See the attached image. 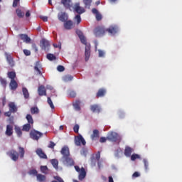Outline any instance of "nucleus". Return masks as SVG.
<instances>
[{
    "instance_id": "f257e3e1",
    "label": "nucleus",
    "mask_w": 182,
    "mask_h": 182,
    "mask_svg": "<svg viewBox=\"0 0 182 182\" xmlns=\"http://www.w3.org/2000/svg\"><path fill=\"white\" fill-rule=\"evenodd\" d=\"M62 154L61 161L67 167H72L75 166V161L70 157V152L69 151V147L63 146L60 151Z\"/></svg>"
},
{
    "instance_id": "f03ea898",
    "label": "nucleus",
    "mask_w": 182,
    "mask_h": 182,
    "mask_svg": "<svg viewBox=\"0 0 182 182\" xmlns=\"http://www.w3.org/2000/svg\"><path fill=\"white\" fill-rule=\"evenodd\" d=\"M7 155L10 156L13 161H18L19 156L20 159L25 157V149L22 146H18V153L14 149H11L7 153Z\"/></svg>"
},
{
    "instance_id": "7ed1b4c3",
    "label": "nucleus",
    "mask_w": 182,
    "mask_h": 182,
    "mask_svg": "<svg viewBox=\"0 0 182 182\" xmlns=\"http://www.w3.org/2000/svg\"><path fill=\"white\" fill-rule=\"evenodd\" d=\"M107 140L109 141H122V136L119 135V134L114 132H110L107 134Z\"/></svg>"
},
{
    "instance_id": "20e7f679",
    "label": "nucleus",
    "mask_w": 182,
    "mask_h": 182,
    "mask_svg": "<svg viewBox=\"0 0 182 182\" xmlns=\"http://www.w3.org/2000/svg\"><path fill=\"white\" fill-rule=\"evenodd\" d=\"M106 32H107V29H106L103 26H97L94 29V35L96 36V38L103 36Z\"/></svg>"
},
{
    "instance_id": "39448f33",
    "label": "nucleus",
    "mask_w": 182,
    "mask_h": 182,
    "mask_svg": "<svg viewBox=\"0 0 182 182\" xmlns=\"http://www.w3.org/2000/svg\"><path fill=\"white\" fill-rule=\"evenodd\" d=\"M75 171H77L79 173L78 178L82 181V180H84V178L86 177V170L85 168L82 167L81 168L78 166H75Z\"/></svg>"
},
{
    "instance_id": "423d86ee",
    "label": "nucleus",
    "mask_w": 182,
    "mask_h": 182,
    "mask_svg": "<svg viewBox=\"0 0 182 182\" xmlns=\"http://www.w3.org/2000/svg\"><path fill=\"white\" fill-rule=\"evenodd\" d=\"M43 136V134H42L41 132L35 130V129L31 130V132H30V137L33 140H37L38 141Z\"/></svg>"
},
{
    "instance_id": "0eeeda50",
    "label": "nucleus",
    "mask_w": 182,
    "mask_h": 182,
    "mask_svg": "<svg viewBox=\"0 0 182 182\" xmlns=\"http://www.w3.org/2000/svg\"><path fill=\"white\" fill-rule=\"evenodd\" d=\"M75 144L76 146H80V144H82V146H86V141L85 140V138L82 136V135H79L75 137Z\"/></svg>"
},
{
    "instance_id": "6e6552de",
    "label": "nucleus",
    "mask_w": 182,
    "mask_h": 182,
    "mask_svg": "<svg viewBox=\"0 0 182 182\" xmlns=\"http://www.w3.org/2000/svg\"><path fill=\"white\" fill-rule=\"evenodd\" d=\"M90 109L91 112H92V113H97L98 114L100 113V112H102V107H100V105L97 104L90 105Z\"/></svg>"
},
{
    "instance_id": "1a4fd4ad",
    "label": "nucleus",
    "mask_w": 182,
    "mask_h": 182,
    "mask_svg": "<svg viewBox=\"0 0 182 182\" xmlns=\"http://www.w3.org/2000/svg\"><path fill=\"white\" fill-rule=\"evenodd\" d=\"M5 56L9 66H11V68H14V66H15V61L14 60L12 55L8 53H5Z\"/></svg>"
},
{
    "instance_id": "9d476101",
    "label": "nucleus",
    "mask_w": 182,
    "mask_h": 182,
    "mask_svg": "<svg viewBox=\"0 0 182 182\" xmlns=\"http://www.w3.org/2000/svg\"><path fill=\"white\" fill-rule=\"evenodd\" d=\"M107 32H109L110 35H116L119 32V27L116 25L110 26L109 28H107Z\"/></svg>"
},
{
    "instance_id": "9b49d317",
    "label": "nucleus",
    "mask_w": 182,
    "mask_h": 182,
    "mask_svg": "<svg viewBox=\"0 0 182 182\" xmlns=\"http://www.w3.org/2000/svg\"><path fill=\"white\" fill-rule=\"evenodd\" d=\"M50 46V44L49 43V41H48L46 39L43 38L41 41V47L44 50H49Z\"/></svg>"
},
{
    "instance_id": "f8f14e48",
    "label": "nucleus",
    "mask_w": 182,
    "mask_h": 182,
    "mask_svg": "<svg viewBox=\"0 0 182 182\" xmlns=\"http://www.w3.org/2000/svg\"><path fill=\"white\" fill-rule=\"evenodd\" d=\"M36 153L37 156H38V157H40V159H43L44 160H48V156L46 155V154H45V152H43L42 149L38 148L36 150Z\"/></svg>"
},
{
    "instance_id": "ddd939ff",
    "label": "nucleus",
    "mask_w": 182,
    "mask_h": 182,
    "mask_svg": "<svg viewBox=\"0 0 182 182\" xmlns=\"http://www.w3.org/2000/svg\"><path fill=\"white\" fill-rule=\"evenodd\" d=\"M41 69H42V65L41 64L40 61L36 62V65L34 66V70L37 72V75H40V76H42V71H41Z\"/></svg>"
},
{
    "instance_id": "4468645a",
    "label": "nucleus",
    "mask_w": 182,
    "mask_h": 182,
    "mask_svg": "<svg viewBox=\"0 0 182 182\" xmlns=\"http://www.w3.org/2000/svg\"><path fill=\"white\" fill-rule=\"evenodd\" d=\"M18 38L25 43H31V38L28 36V34H19Z\"/></svg>"
},
{
    "instance_id": "2eb2a0df",
    "label": "nucleus",
    "mask_w": 182,
    "mask_h": 182,
    "mask_svg": "<svg viewBox=\"0 0 182 182\" xmlns=\"http://www.w3.org/2000/svg\"><path fill=\"white\" fill-rule=\"evenodd\" d=\"M9 109L11 113H16L18 112V107L15 105V102H13L9 103Z\"/></svg>"
},
{
    "instance_id": "dca6fc26",
    "label": "nucleus",
    "mask_w": 182,
    "mask_h": 182,
    "mask_svg": "<svg viewBox=\"0 0 182 182\" xmlns=\"http://www.w3.org/2000/svg\"><path fill=\"white\" fill-rule=\"evenodd\" d=\"M38 93L39 96H47L46 89L45 88V86L40 85L38 88Z\"/></svg>"
},
{
    "instance_id": "f3484780",
    "label": "nucleus",
    "mask_w": 182,
    "mask_h": 182,
    "mask_svg": "<svg viewBox=\"0 0 182 182\" xmlns=\"http://www.w3.org/2000/svg\"><path fill=\"white\" fill-rule=\"evenodd\" d=\"M75 11L77 14L80 15L81 14H84L85 9L83 7H80V4L79 3H76L75 5Z\"/></svg>"
},
{
    "instance_id": "a211bd4d",
    "label": "nucleus",
    "mask_w": 182,
    "mask_h": 182,
    "mask_svg": "<svg viewBox=\"0 0 182 182\" xmlns=\"http://www.w3.org/2000/svg\"><path fill=\"white\" fill-rule=\"evenodd\" d=\"M11 90H16L18 89V82L16 80H11L9 83Z\"/></svg>"
},
{
    "instance_id": "6ab92c4d",
    "label": "nucleus",
    "mask_w": 182,
    "mask_h": 182,
    "mask_svg": "<svg viewBox=\"0 0 182 182\" xmlns=\"http://www.w3.org/2000/svg\"><path fill=\"white\" fill-rule=\"evenodd\" d=\"M85 62H87L89 58H90V46H85Z\"/></svg>"
},
{
    "instance_id": "aec40b11",
    "label": "nucleus",
    "mask_w": 182,
    "mask_h": 182,
    "mask_svg": "<svg viewBox=\"0 0 182 182\" xmlns=\"http://www.w3.org/2000/svg\"><path fill=\"white\" fill-rule=\"evenodd\" d=\"M106 95V89L100 88L96 94V97H104Z\"/></svg>"
},
{
    "instance_id": "412c9836",
    "label": "nucleus",
    "mask_w": 182,
    "mask_h": 182,
    "mask_svg": "<svg viewBox=\"0 0 182 182\" xmlns=\"http://www.w3.org/2000/svg\"><path fill=\"white\" fill-rule=\"evenodd\" d=\"M61 4L66 8V9H69L72 7V0H61Z\"/></svg>"
},
{
    "instance_id": "4be33fe9",
    "label": "nucleus",
    "mask_w": 182,
    "mask_h": 182,
    "mask_svg": "<svg viewBox=\"0 0 182 182\" xmlns=\"http://www.w3.org/2000/svg\"><path fill=\"white\" fill-rule=\"evenodd\" d=\"M100 134H99V130L94 129L92 132V134L91 135V139L92 141H96L99 139Z\"/></svg>"
},
{
    "instance_id": "5701e85b",
    "label": "nucleus",
    "mask_w": 182,
    "mask_h": 182,
    "mask_svg": "<svg viewBox=\"0 0 182 182\" xmlns=\"http://www.w3.org/2000/svg\"><path fill=\"white\" fill-rule=\"evenodd\" d=\"M14 134V127L12 125H7L6 129V136H11Z\"/></svg>"
},
{
    "instance_id": "b1692460",
    "label": "nucleus",
    "mask_w": 182,
    "mask_h": 182,
    "mask_svg": "<svg viewBox=\"0 0 182 182\" xmlns=\"http://www.w3.org/2000/svg\"><path fill=\"white\" fill-rule=\"evenodd\" d=\"M92 12L95 15V18L97 21H102V14L99 13V11H97V9H92Z\"/></svg>"
},
{
    "instance_id": "393cba45",
    "label": "nucleus",
    "mask_w": 182,
    "mask_h": 182,
    "mask_svg": "<svg viewBox=\"0 0 182 182\" xmlns=\"http://www.w3.org/2000/svg\"><path fill=\"white\" fill-rule=\"evenodd\" d=\"M64 28L68 30L72 29V28H73V21L71 20L67 21L65 23H64Z\"/></svg>"
},
{
    "instance_id": "a878e982",
    "label": "nucleus",
    "mask_w": 182,
    "mask_h": 182,
    "mask_svg": "<svg viewBox=\"0 0 182 182\" xmlns=\"http://www.w3.org/2000/svg\"><path fill=\"white\" fill-rule=\"evenodd\" d=\"M58 19L61 22H66V20L68 19V14H66V13H60L58 14Z\"/></svg>"
},
{
    "instance_id": "bb28decb",
    "label": "nucleus",
    "mask_w": 182,
    "mask_h": 182,
    "mask_svg": "<svg viewBox=\"0 0 182 182\" xmlns=\"http://www.w3.org/2000/svg\"><path fill=\"white\" fill-rule=\"evenodd\" d=\"M7 77L11 80H15L16 79V73L15 71H9L7 73Z\"/></svg>"
},
{
    "instance_id": "cd10ccee",
    "label": "nucleus",
    "mask_w": 182,
    "mask_h": 182,
    "mask_svg": "<svg viewBox=\"0 0 182 182\" xmlns=\"http://www.w3.org/2000/svg\"><path fill=\"white\" fill-rule=\"evenodd\" d=\"M132 153H133V149L130 146H127L124 150V154L127 157H130L132 156Z\"/></svg>"
},
{
    "instance_id": "c85d7f7f",
    "label": "nucleus",
    "mask_w": 182,
    "mask_h": 182,
    "mask_svg": "<svg viewBox=\"0 0 182 182\" xmlns=\"http://www.w3.org/2000/svg\"><path fill=\"white\" fill-rule=\"evenodd\" d=\"M26 119L28 122V124H31V126H33V118L32 117V115L31 114H28L26 117Z\"/></svg>"
},
{
    "instance_id": "c756f323",
    "label": "nucleus",
    "mask_w": 182,
    "mask_h": 182,
    "mask_svg": "<svg viewBox=\"0 0 182 182\" xmlns=\"http://www.w3.org/2000/svg\"><path fill=\"white\" fill-rule=\"evenodd\" d=\"M63 80L64 82H70L73 80V76H72L71 75H65L63 77Z\"/></svg>"
},
{
    "instance_id": "7c9ffc66",
    "label": "nucleus",
    "mask_w": 182,
    "mask_h": 182,
    "mask_svg": "<svg viewBox=\"0 0 182 182\" xmlns=\"http://www.w3.org/2000/svg\"><path fill=\"white\" fill-rule=\"evenodd\" d=\"M37 180L39 182H45V181H46V176L45 175H42L41 173H38L37 175Z\"/></svg>"
},
{
    "instance_id": "2f4dec72",
    "label": "nucleus",
    "mask_w": 182,
    "mask_h": 182,
    "mask_svg": "<svg viewBox=\"0 0 182 182\" xmlns=\"http://www.w3.org/2000/svg\"><path fill=\"white\" fill-rule=\"evenodd\" d=\"M22 92L24 98L29 99V91H28V89L26 87H23L22 88Z\"/></svg>"
},
{
    "instance_id": "473e14b6",
    "label": "nucleus",
    "mask_w": 182,
    "mask_h": 182,
    "mask_svg": "<svg viewBox=\"0 0 182 182\" xmlns=\"http://www.w3.org/2000/svg\"><path fill=\"white\" fill-rule=\"evenodd\" d=\"M32 127H33V125H31L30 124H26L23 126L22 130L23 132H29V130H31Z\"/></svg>"
},
{
    "instance_id": "72a5a7b5",
    "label": "nucleus",
    "mask_w": 182,
    "mask_h": 182,
    "mask_svg": "<svg viewBox=\"0 0 182 182\" xmlns=\"http://www.w3.org/2000/svg\"><path fill=\"white\" fill-rule=\"evenodd\" d=\"M16 14L18 18H23L25 16V13L22 11L20 9L16 10Z\"/></svg>"
},
{
    "instance_id": "f704fd0d",
    "label": "nucleus",
    "mask_w": 182,
    "mask_h": 182,
    "mask_svg": "<svg viewBox=\"0 0 182 182\" xmlns=\"http://www.w3.org/2000/svg\"><path fill=\"white\" fill-rule=\"evenodd\" d=\"M73 106H74L75 110H77L79 112L80 110V100H76L73 103Z\"/></svg>"
},
{
    "instance_id": "c9c22d12",
    "label": "nucleus",
    "mask_w": 182,
    "mask_h": 182,
    "mask_svg": "<svg viewBox=\"0 0 182 182\" xmlns=\"http://www.w3.org/2000/svg\"><path fill=\"white\" fill-rule=\"evenodd\" d=\"M51 164L54 167V168H58L59 161H58V159H52Z\"/></svg>"
},
{
    "instance_id": "e433bc0d",
    "label": "nucleus",
    "mask_w": 182,
    "mask_h": 182,
    "mask_svg": "<svg viewBox=\"0 0 182 182\" xmlns=\"http://www.w3.org/2000/svg\"><path fill=\"white\" fill-rule=\"evenodd\" d=\"M31 114H38L39 113V109L37 107H33L31 108Z\"/></svg>"
},
{
    "instance_id": "4c0bfd02",
    "label": "nucleus",
    "mask_w": 182,
    "mask_h": 182,
    "mask_svg": "<svg viewBox=\"0 0 182 182\" xmlns=\"http://www.w3.org/2000/svg\"><path fill=\"white\" fill-rule=\"evenodd\" d=\"M15 132L18 137H21L22 136V129L19 127H15Z\"/></svg>"
},
{
    "instance_id": "58836bf2",
    "label": "nucleus",
    "mask_w": 182,
    "mask_h": 182,
    "mask_svg": "<svg viewBox=\"0 0 182 182\" xmlns=\"http://www.w3.org/2000/svg\"><path fill=\"white\" fill-rule=\"evenodd\" d=\"M0 83L4 87H6V85H8L6 79L3 78L2 77H0Z\"/></svg>"
},
{
    "instance_id": "ea45409f",
    "label": "nucleus",
    "mask_w": 182,
    "mask_h": 182,
    "mask_svg": "<svg viewBox=\"0 0 182 182\" xmlns=\"http://www.w3.org/2000/svg\"><path fill=\"white\" fill-rule=\"evenodd\" d=\"M80 40L83 45H85V46H90V44H87V41H86V37H85V36L80 37Z\"/></svg>"
},
{
    "instance_id": "a19ab883",
    "label": "nucleus",
    "mask_w": 182,
    "mask_h": 182,
    "mask_svg": "<svg viewBox=\"0 0 182 182\" xmlns=\"http://www.w3.org/2000/svg\"><path fill=\"white\" fill-rule=\"evenodd\" d=\"M47 103L49 105L51 109H55V105H53V102H52V100L49 97H48L47 98Z\"/></svg>"
},
{
    "instance_id": "79ce46f5",
    "label": "nucleus",
    "mask_w": 182,
    "mask_h": 182,
    "mask_svg": "<svg viewBox=\"0 0 182 182\" xmlns=\"http://www.w3.org/2000/svg\"><path fill=\"white\" fill-rule=\"evenodd\" d=\"M47 59H48V60H56V56H55V55L53 54H47Z\"/></svg>"
},
{
    "instance_id": "37998d69",
    "label": "nucleus",
    "mask_w": 182,
    "mask_h": 182,
    "mask_svg": "<svg viewBox=\"0 0 182 182\" xmlns=\"http://www.w3.org/2000/svg\"><path fill=\"white\" fill-rule=\"evenodd\" d=\"M137 159H140V155L137 154H133L131 156V160L132 161H134L135 160H137Z\"/></svg>"
},
{
    "instance_id": "c03bdc74",
    "label": "nucleus",
    "mask_w": 182,
    "mask_h": 182,
    "mask_svg": "<svg viewBox=\"0 0 182 182\" xmlns=\"http://www.w3.org/2000/svg\"><path fill=\"white\" fill-rule=\"evenodd\" d=\"M75 21H76L77 25H79V23L82 22V18H80V15L77 14V16H75Z\"/></svg>"
},
{
    "instance_id": "a18cd8bd",
    "label": "nucleus",
    "mask_w": 182,
    "mask_h": 182,
    "mask_svg": "<svg viewBox=\"0 0 182 182\" xmlns=\"http://www.w3.org/2000/svg\"><path fill=\"white\" fill-rule=\"evenodd\" d=\"M68 95H69L70 97H76V92H75L73 90H70L68 92Z\"/></svg>"
},
{
    "instance_id": "49530a36",
    "label": "nucleus",
    "mask_w": 182,
    "mask_h": 182,
    "mask_svg": "<svg viewBox=\"0 0 182 182\" xmlns=\"http://www.w3.org/2000/svg\"><path fill=\"white\" fill-rule=\"evenodd\" d=\"M29 174H32L33 176H36L38 177V171L36 169H32L29 171Z\"/></svg>"
},
{
    "instance_id": "de8ad7c7",
    "label": "nucleus",
    "mask_w": 182,
    "mask_h": 182,
    "mask_svg": "<svg viewBox=\"0 0 182 182\" xmlns=\"http://www.w3.org/2000/svg\"><path fill=\"white\" fill-rule=\"evenodd\" d=\"M41 173L46 174L48 171V166H41Z\"/></svg>"
},
{
    "instance_id": "09e8293b",
    "label": "nucleus",
    "mask_w": 182,
    "mask_h": 182,
    "mask_svg": "<svg viewBox=\"0 0 182 182\" xmlns=\"http://www.w3.org/2000/svg\"><path fill=\"white\" fill-rule=\"evenodd\" d=\"M55 146H56V144H55V142L50 141L48 147V149H55Z\"/></svg>"
},
{
    "instance_id": "8fccbe9b",
    "label": "nucleus",
    "mask_w": 182,
    "mask_h": 182,
    "mask_svg": "<svg viewBox=\"0 0 182 182\" xmlns=\"http://www.w3.org/2000/svg\"><path fill=\"white\" fill-rule=\"evenodd\" d=\"M144 167H145V170H149V161H147L146 159H144Z\"/></svg>"
},
{
    "instance_id": "3c124183",
    "label": "nucleus",
    "mask_w": 182,
    "mask_h": 182,
    "mask_svg": "<svg viewBox=\"0 0 182 182\" xmlns=\"http://www.w3.org/2000/svg\"><path fill=\"white\" fill-rule=\"evenodd\" d=\"M83 2L85 6H90V4H92V0H83Z\"/></svg>"
},
{
    "instance_id": "603ef678",
    "label": "nucleus",
    "mask_w": 182,
    "mask_h": 182,
    "mask_svg": "<svg viewBox=\"0 0 182 182\" xmlns=\"http://www.w3.org/2000/svg\"><path fill=\"white\" fill-rule=\"evenodd\" d=\"M97 161L96 159L92 158V159H91V166H92V167H95V166H96V164H97Z\"/></svg>"
},
{
    "instance_id": "864d4df0",
    "label": "nucleus",
    "mask_w": 182,
    "mask_h": 182,
    "mask_svg": "<svg viewBox=\"0 0 182 182\" xmlns=\"http://www.w3.org/2000/svg\"><path fill=\"white\" fill-rule=\"evenodd\" d=\"M99 58H105V51L98 50Z\"/></svg>"
},
{
    "instance_id": "5fc2aeb1",
    "label": "nucleus",
    "mask_w": 182,
    "mask_h": 182,
    "mask_svg": "<svg viewBox=\"0 0 182 182\" xmlns=\"http://www.w3.org/2000/svg\"><path fill=\"white\" fill-rule=\"evenodd\" d=\"M57 70H58V72H64L65 67L63 65H58L57 68Z\"/></svg>"
},
{
    "instance_id": "6e6d98bb",
    "label": "nucleus",
    "mask_w": 182,
    "mask_h": 182,
    "mask_svg": "<svg viewBox=\"0 0 182 182\" xmlns=\"http://www.w3.org/2000/svg\"><path fill=\"white\" fill-rule=\"evenodd\" d=\"M75 133H79V124H75L73 127Z\"/></svg>"
},
{
    "instance_id": "4d7b16f0",
    "label": "nucleus",
    "mask_w": 182,
    "mask_h": 182,
    "mask_svg": "<svg viewBox=\"0 0 182 182\" xmlns=\"http://www.w3.org/2000/svg\"><path fill=\"white\" fill-rule=\"evenodd\" d=\"M19 1L21 0H14L13 8H16V6H18V4H19Z\"/></svg>"
},
{
    "instance_id": "13d9d810",
    "label": "nucleus",
    "mask_w": 182,
    "mask_h": 182,
    "mask_svg": "<svg viewBox=\"0 0 182 182\" xmlns=\"http://www.w3.org/2000/svg\"><path fill=\"white\" fill-rule=\"evenodd\" d=\"M24 55H26V56H31V51L26 49H24L23 50Z\"/></svg>"
},
{
    "instance_id": "bf43d9fd",
    "label": "nucleus",
    "mask_w": 182,
    "mask_h": 182,
    "mask_svg": "<svg viewBox=\"0 0 182 182\" xmlns=\"http://www.w3.org/2000/svg\"><path fill=\"white\" fill-rule=\"evenodd\" d=\"M95 160H97V161H99L100 160V151H98L96 154H95Z\"/></svg>"
},
{
    "instance_id": "052dcab7",
    "label": "nucleus",
    "mask_w": 182,
    "mask_h": 182,
    "mask_svg": "<svg viewBox=\"0 0 182 182\" xmlns=\"http://www.w3.org/2000/svg\"><path fill=\"white\" fill-rule=\"evenodd\" d=\"M107 140V137L102 136L100 139V143H106V141Z\"/></svg>"
},
{
    "instance_id": "680f3d73",
    "label": "nucleus",
    "mask_w": 182,
    "mask_h": 182,
    "mask_svg": "<svg viewBox=\"0 0 182 182\" xmlns=\"http://www.w3.org/2000/svg\"><path fill=\"white\" fill-rule=\"evenodd\" d=\"M55 180H57V181L58 182H65V181H63V179L62 178H60V176H55L54 177Z\"/></svg>"
},
{
    "instance_id": "e2e57ef3",
    "label": "nucleus",
    "mask_w": 182,
    "mask_h": 182,
    "mask_svg": "<svg viewBox=\"0 0 182 182\" xmlns=\"http://www.w3.org/2000/svg\"><path fill=\"white\" fill-rule=\"evenodd\" d=\"M55 180H57V181L58 182H65V181H63V179L62 178H60V176H55L54 177Z\"/></svg>"
},
{
    "instance_id": "0e129e2a",
    "label": "nucleus",
    "mask_w": 182,
    "mask_h": 182,
    "mask_svg": "<svg viewBox=\"0 0 182 182\" xmlns=\"http://www.w3.org/2000/svg\"><path fill=\"white\" fill-rule=\"evenodd\" d=\"M12 113V112H11L10 110L4 112V116H6V117H11V114Z\"/></svg>"
},
{
    "instance_id": "69168bd1",
    "label": "nucleus",
    "mask_w": 182,
    "mask_h": 182,
    "mask_svg": "<svg viewBox=\"0 0 182 182\" xmlns=\"http://www.w3.org/2000/svg\"><path fill=\"white\" fill-rule=\"evenodd\" d=\"M132 177H134V178L140 177V173L139 172H134L132 175Z\"/></svg>"
},
{
    "instance_id": "338daca9",
    "label": "nucleus",
    "mask_w": 182,
    "mask_h": 182,
    "mask_svg": "<svg viewBox=\"0 0 182 182\" xmlns=\"http://www.w3.org/2000/svg\"><path fill=\"white\" fill-rule=\"evenodd\" d=\"M76 33H77V35H78V37L80 38H82V36H83V33H82V31H77Z\"/></svg>"
},
{
    "instance_id": "774afa93",
    "label": "nucleus",
    "mask_w": 182,
    "mask_h": 182,
    "mask_svg": "<svg viewBox=\"0 0 182 182\" xmlns=\"http://www.w3.org/2000/svg\"><path fill=\"white\" fill-rule=\"evenodd\" d=\"M54 48H59L60 49H61L62 48V43H59L58 45V44H53Z\"/></svg>"
}]
</instances>
